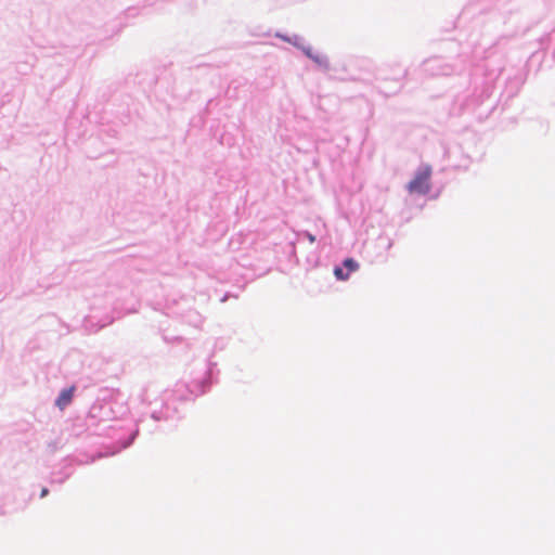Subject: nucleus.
<instances>
[{"instance_id":"1","label":"nucleus","mask_w":555,"mask_h":555,"mask_svg":"<svg viewBox=\"0 0 555 555\" xmlns=\"http://www.w3.org/2000/svg\"><path fill=\"white\" fill-rule=\"evenodd\" d=\"M431 167L425 165L421 167L414 178L406 184L410 194L425 195L430 191Z\"/></svg>"},{"instance_id":"2","label":"nucleus","mask_w":555,"mask_h":555,"mask_svg":"<svg viewBox=\"0 0 555 555\" xmlns=\"http://www.w3.org/2000/svg\"><path fill=\"white\" fill-rule=\"evenodd\" d=\"M344 267L346 268V271L340 267H336L334 269V275L336 276L337 280H348L350 274L359 269V263L354 261L352 258H347L344 261Z\"/></svg>"},{"instance_id":"3","label":"nucleus","mask_w":555,"mask_h":555,"mask_svg":"<svg viewBox=\"0 0 555 555\" xmlns=\"http://www.w3.org/2000/svg\"><path fill=\"white\" fill-rule=\"evenodd\" d=\"M74 395V388L64 389L59 398L56 399V405L60 409H64L67 404L70 403Z\"/></svg>"},{"instance_id":"4","label":"nucleus","mask_w":555,"mask_h":555,"mask_svg":"<svg viewBox=\"0 0 555 555\" xmlns=\"http://www.w3.org/2000/svg\"><path fill=\"white\" fill-rule=\"evenodd\" d=\"M48 493H49V490H48L47 488H43V489L41 490L40 496H41V498H44Z\"/></svg>"},{"instance_id":"5","label":"nucleus","mask_w":555,"mask_h":555,"mask_svg":"<svg viewBox=\"0 0 555 555\" xmlns=\"http://www.w3.org/2000/svg\"><path fill=\"white\" fill-rule=\"evenodd\" d=\"M308 238H309V241H310L311 243H313V242H314V236H313V235L308 234Z\"/></svg>"}]
</instances>
